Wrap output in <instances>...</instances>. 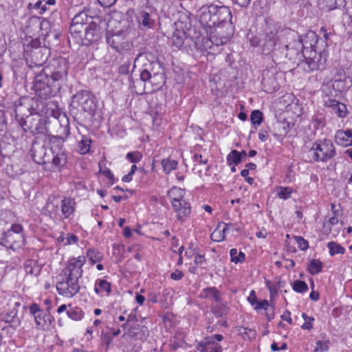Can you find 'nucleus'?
Returning <instances> with one entry per match:
<instances>
[{
    "mask_svg": "<svg viewBox=\"0 0 352 352\" xmlns=\"http://www.w3.org/2000/svg\"><path fill=\"white\" fill-rule=\"evenodd\" d=\"M67 73L68 66L66 61L65 60L58 61L54 72L45 68L36 76L33 89L41 99L47 100L56 95L57 88L54 83L64 80Z\"/></svg>",
    "mask_w": 352,
    "mask_h": 352,
    "instance_id": "obj_1",
    "label": "nucleus"
},
{
    "mask_svg": "<svg viewBox=\"0 0 352 352\" xmlns=\"http://www.w3.org/2000/svg\"><path fill=\"white\" fill-rule=\"evenodd\" d=\"M85 256L71 258L67 266L62 270L56 283V289L60 295L67 298L74 296L80 290L78 279L82 275V266L85 263Z\"/></svg>",
    "mask_w": 352,
    "mask_h": 352,
    "instance_id": "obj_2",
    "label": "nucleus"
},
{
    "mask_svg": "<svg viewBox=\"0 0 352 352\" xmlns=\"http://www.w3.org/2000/svg\"><path fill=\"white\" fill-rule=\"evenodd\" d=\"M265 32L263 50L267 53L273 52L275 56L285 57L289 60H294L302 50L300 41H295L293 43L285 44L278 35L276 28L267 23Z\"/></svg>",
    "mask_w": 352,
    "mask_h": 352,
    "instance_id": "obj_3",
    "label": "nucleus"
},
{
    "mask_svg": "<svg viewBox=\"0 0 352 352\" xmlns=\"http://www.w3.org/2000/svg\"><path fill=\"white\" fill-rule=\"evenodd\" d=\"M63 138L56 136L50 140V162L47 164L45 170L51 172L60 170L67 164V156L63 149Z\"/></svg>",
    "mask_w": 352,
    "mask_h": 352,
    "instance_id": "obj_4",
    "label": "nucleus"
},
{
    "mask_svg": "<svg viewBox=\"0 0 352 352\" xmlns=\"http://www.w3.org/2000/svg\"><path fill=\"white\" fill-rule=\"evenodd\" d=\"M25 234L21 224H13L11 228L3 232L0 239V244L8 250L14 252L19 250L25 245Z\"/></svg>",
    "mask_w": 352,
    "mask_h": 352,
    "instance_id": "obj_5",
    "label": "nucleus"
},
{
    "mask_svg": "<svg viewBox=\"0 0 352 352\" xmlns=\"http://www.w3.org/2000/svg\"><path fill=\"white\" fill-rule=\"evenodd\" d=\"M333 143L330 140H318L309 151V157L314 162H326L336 155Z\"/></svg>",
    "mask_w": 352,
    "mask_h": 352,
    "instance_id": "obj_6",
    "label": "nucleus"
},
{
    "mask_svg": "<svg viewBox=\"0 0 352 352\" xmlns=\"http://www.w3.org/2000/svg\"><path fill=\"white\" fill-rule=\"evenodd\" d=\"M184 193L182 188L177 187L172 188L167 192L177 217L182 221H185L191 211L190 204L184 199Z\"/></svg>",
    "mask_w": 352,
    "mask_h": 352,
    "instance_id": "obj_7",
    "label": "nucleus"
},
{
    "mask_svg": "<svg viewBox=\"0 0 352 352\" xmlns=\"http://www.w3.org/2000/svg\"><path fill=\"white\" fill-rule=\"evenodd\" d=\"M74 100L76 101L85 112L93 116L96 109V98L87 90H82L73 96Z\"/></svg>",
    "mask_w": 352,
    "mask_h": 352,
    "instance_id": "obj_8",
    "label": "nucleus"
},
{
    "mask_svg": "<svg viewBox=\"0 0 352 352\" xmlns=\"http://www.w3.org/2000/svg\"><path fill=\"white\" fill-rule=\"evenodd\" d=\"M214 28L221 29L226 25L231 29L232 14L228 7L214 5Z\"/></svg>",
    "mask_w": 352,
    "mask_h": 352,
    "instance_id": "obj_9",
    "label": "nucleus"
},
{
    "mask_svg": "<svg viewBox=\"0 0 352 352\" xmlns=\"http://www.w3.org/2000/svg\"><path fill=\"white\" fill-rule=\"evenodd\" d=\"M33 160L38 164H43L45 169L47 164H49L50 157V149L40 144H34L32 149Z\"/></svg>",
    "mask_w": 352,
    "mask_h": 352,
    "instance_id": "obj_10",
    "label": "nucleus"
},
{
    "mask_svg": "<svg viewBox=\"0 0 352 352\" xmlns=\"http://www.w3.org/2000/svg\"><path fill=\"white\" fill-rule=\"evenodd\" d=\"M314 53L315 55L313 57L307 58L305 60L304 69L307 72L314 70H323L325 69L327 62L326 56L322 54H316V52Z\"/></svg>",
    "mask_w": 352,
    "mask_h": 352,
    "instance_id": "obj_11",
    "label": "nucleus"
},
{
    "mask_svg": "<svg viewBox=\"0 0 352 352\" xmlns=\"http://www.w3.org/2000/svg\"><path fill=\"white\" fill-rule=\"evenodd\" d=\"M231 34V30L226 33V35H223L221 29H216L215 32L210 34L209 39L206 42V45L209 48L214 50L215 47H218L227 43Z\"/></svg>",
    "mask_w": 352,
    "mask_h": 352,
    "instance_id": "obj_12",
    "label": "nucleus"
},
{
    "mask_svg": "<svg viewBox=\"0 0 352 352\" xmlns=\"http://www.w3.org/2000/svg\"><path fill=\"white\" fill-rule=\"evenodd\" d=\"M144 82V88H148V91H155L160 89L165 84L164 69L160 72L152 74L148 80H142Z\"/></svg>",
    "mask_w": 352,
    "mask_h": 352,
    "instance_id": "obj_13",
    "label": "nucleus"
},
{
    "mask_svg": "<svg viewBox=\"0 0 352 352\" xmlns=\"http://www.w3.org/2000/svg\"><path fill=\"white\" fill-rule=\"evenodd\" d=\"M199 22L204 28H214V5L203 6L199 10Z\"/></svg>",
    "mask_w": 352,
    "mask_h": 352,
    "instance_id": "obj_14",
    "label": "nucleus"
},
{
    "mask_svg": "<svg viewBox=\"0 0 352 352\" xmlns=\"http://www.w3.org/2000/svg\"><path fill=\"white\" fill-rule=\"evenodd\" d=\"M144 68L141 71L140 75L141 80H148L152 74H155L164 69L157 60H152L148 64L144 63Z\"/></svg>",
    "mask_w": 352,
    "mask_h": 352,
    "instance_id": "obj_15",
    "label": "nucleus"
},
{
    "mask_svg": "<svg viewBox=\"0 0 352 352\" xmlns=\"http://www.w3.org/2000/svg\"><path fill=\"white\" fill-rule=\"evenodd\" d=\"M335 141L336 144L342 146H349L352 145V130L346 131L338 130L335 135Z\"/></svg>",
    "mask_w": 352,
    "mask_h": 352,
    "instance_id": "obj_16",
    "label": "nucleus"
},
{
    "mask_svg": "<svg viewBox=\"0 0 352 352\" xmlns=\"http://www.w3.org/2000/svg\"><path fill=\"white\" fill-rule=\"evenodd\" d=\"M325 107H329L340 118H344L347 115V109L345 104L336 100L328 99L325 101Z\"/></svg>",
    "mask_w": 352,
    "mask_h": 352,
    "instance_id": "obj_17",
    "label": "nucleus"
},
{
    "mask_svg": "<svg viewBox=\"0 0 352 352\" xmlns=\"http://www.w3.org/2000/svg\"><path fill=\"white\" fill-rule=\"evenodd\" d=\"M83 35L85 39L87 41V43L85 44L97 41L100 38L99 29L97 24L94 22L89 23L88 25H86Z\"/></svg>",
    "mask_w": 352,
    "mask_h": 352,
    "instance_id": "obj_18",
    "label": "nucleus"
},
{
    "mask_svg": "<svg viewBox=\"0 0 352 352\" xmlns=\"http://www.w3.org/2000/svg\"><path fill=\"white\" fill-rule=\"evenodd\" d=\"M0 319L6 323H9L13 328L19 327L21 321L18 317V311L13 308L12 310L8 312H3L0 315Z\"/></svg>",
    "mask_w": 352,
    "mask_h": 352,
    "instance_id": "obj_19",
    "label": "nucleus"
},
{
    "mask_svg": "<svg viewBox=\"0 0 352 352\" xmlns=\"http://www.w3.org/2000/svg\"><path fill=\"white\" fill-rule=\"evenodd\" d=\"M320 9L329 12L345 6V0H317Z\"/></svg>",
    "mask_w": 352,
    "mask_h": 352,
    "instance_id": "obj_20",
    "label": "nucleus"
},
{
    "mask_svg": "<svg viewBox=\"0 0 352 352\" xmlns=\"http://www.w3.org/2000/svg\"><path fill=\"white\" fill-rule=\"evenodd\" d=\"M298 38V41L302 43V49H313L318 42V36L314 31H309L306 34Z\"/></svg>",
    "mask_w": 352,
    "mask_h": 352,
    "instance_id": "obj_21",
    "label": "nucleus"
},
{
    "mask_svg": "<svg viewBox=\"0 0 352 352\" xmlns=\"http://www.w3.org/2000/svg\"><path fill=\"white\" fill-rule=\"evenodd\" d=\"M123 40L124 37L120 32L113 34H109V33L107 34V43L117 52L123 49Z\"/></svg>",
    "mask_w": 352,
    "mask_h": 352,
    "instance_id": "obj_22",
    "label": "nucleus"
},
{
    "mask_svg": "<svg viewBox=\"0 0 352 352\" xmlns=\"http://www.w3.org/2000/svg\"><path fill=\"white\" fill-rule=\"evenodd\" d=\"M29 99L24 98L21 99L19 104H16L15 107V117L18 118V117H26L28 118L31 114L29 104Z\"/></svg>",
    "mask_w": 352,
    "mask_h": 352,
    "instance_id": "obj_23",
    "label": "nucleus"
},
{
    "mask_svg": "<svg viewBox=\"0 0 352 352\" xmlns=\"http://www.w3.org/2000/svg\"><path fill=\"white\" fill-rule=\"evenodd\" d=\"M86 26L84 25H79L72 22L69 31L72 36L76 40L78 43H84L82 35L84 34Z\"/></svg>",
    "mask_w": 352,
    "mask_h": 352,
    "instance_id": "obj_24",
    "label": "nucleus"
},
{
    "mask_svg": "<svg viewBox=\"0 0 352 352\" xmlns=\"http://www.w3.org/2000/svg\"><path fill=\"white\" fill-rule=\"evenodd\" d=\"M137 21L140 25L151 28L155 24V19L146 11H140L136 16Z\"/></svg>",
    "mask_w": 352,
    "mask_h": 352,
    "instance_id": "obj_25",
    "label": "nucleus"
},
{
    "mask_svg": "<svg viewBox=\"0 0 352 352\" xmlns=\"http://www.w3.org/2000/svg\"><path fill=\"white\" fill-rule=\"evenodd\" d=\"M37 328L44 329L52 323V316L47 313L41 311V314L34 316Z\"/></svg>",
    "mask_w": 352,
    "mask_h": 352,
    "instance_id": "obj_26",
    "label": "nucleus"
},
{
    "mask_svg": "<svg viewBox=\"0 0 352 352\" xmlns=\"http://www.w3.org/2000/svg\"><path fill=\"white\" fill-rule=\"evenodd\" d=\"M176 25L181 30H190L192 26L190 14L188 12L181 13Z\"/></svg>",
    "mask_w": 352,
    "mask_h": 352,
    "instance_id": "obj_27",
    "label": "nucleus"
},
{
    "mask_svg": "<svg viewBox=\"0 0 352 352\" xmlns=\"http://www.w3.org/2000/svg\"><path fill=\"white\" fill-rule=\"evenodd\" d=\"M201 296L208 299H213L216 302H220L221 300L220 293L214 287L203 289Z\"/></svg>",
    "mask_w": 352,
    "mask_h": 352,
    "instance_id": "obj_28",
    "label": "nucleus"
},
{
    "mask_svg": "<svg viewBox=\"0 0 352 352\" xmlns=\"http://www.w3.org/2000/svg\"><path fill=\"white\" fill-rule=\"evenodd\" d=\"M75 202L70 198L62 200L61 210L65 218H68L74 211Z\"/></svg>",
    "mask_w": 352,
    "mask_h": 352,
    "instance_id": "obj_29",
    "label": "nucleus"
},
{
    "mask_svg": "<svg viewBox=\"0 0 352 352\" xmlns=\"http://www.w3.org/2000/svg\"><path fill=\"white\" fill-rule=\"evenodd\" d=\"M186 31L187 30H177L174 32L172 36L173 45H175L177 48H180L183 45L184 39L186 38Z\"/></svg>",
    "mask_w": 352,
    "mask_h": 352,
    "instance_id": "obj_30",
    "label": "nucleus"
},
{
    "mask_svg": "<svg viewBox=\"0 0 352 352\" xmlns=\"http://www.w3.org/2000/svg\"><path fill=\"white\" fill-rule=\"evenodd\" d=\"M229 225L226 223L224 228L221 230L219 228H216L210 235V238L214 241H221L225 239V233L228 229Z\"/></svg>",
    "mask_w": 352,
    "mask_h": 352,
    "instance_id": "obj_31",
    "label": "nucleus"
},
{
    "mask_svg": "<svg viewBox=\"0 0 352 352\" xmlns=\"http://www.w3.org/2000/svg\"><path fill=\"white\" fill-rule=\"evenodd\" d=\"M91 140L87 136H82L78 143V149L80 154H86L89 152Z\"/></svg>",
    "mask_w": 352,
    "mask_h": 352,
    "instance_id": "obj_32",
    "label": "nucleus"
},
{
    "mask_svg": "<svg viewBox=\"0 0 352 352\" xmlns=\"http://www.w3.org/2000/svg\"><path fill=\"white\" fill-rule=\"evenodd\" d=\"M327 248L329 250V254L331 256L336 254H343L345 252V249L336 242L331 241L327 243Z\"/></svg>",
    "mask_w": 352,
    "mask_h": 352,
    "instance_id": "obj_33",
    "label": "nucleus"
},
{
    "mask_svg": "<svg viewBox=\"0 0 352 352\" xmlns=\"http://www.w3.org/2000/svg\"><path fill=\"white\" fill-rule=\"evenodd\" d=\"M163 170L165 173L168 174L172 170H175L177 166V162L173 160L164 159L161 162Z\"/></svg>",
    "mask_w": 352,
    "mask_h": 352,
    "instance_id": "obj_34",
    "label": "nucleus"
},
{
    "mask_svg": "<svg viewBox=\"0 0 352 352\" xmlns=\"http://www.w3.org/2000/svg\"><path fill=\"white\" fill-rule=\"evenodd\" d=\"M227 161L228 164H232L237 165L241 162V154L236 150H232L227 156Z\"/></svg>",
    "mask_w": 352,
    "mask_h": 352,
    "instance_id": "obj_35",
    "label": "nucleus"
},
{
    "mask_svg": "<svg viewBox=\"0 0 352 352\" xmlns=\"http://www.w3.org/2000/svg\"><path fill=\"white\" fill-rule=\"evenodd\" d=\"M212 311L217 317L219 318L227 314L228 309L226 305L221 300L220 302H217V305L212 306Z\"/></svg>",
    "mask_w": 352,
    "mask_h": 352,
    "instance_id": "obj_36",
    "label": "nucleus"
},
{
    "mask_svg": "<svg viewBox=\"0 0 352 352\" xmlns=\"http://www.w3.org/2000/svg\"><path fill=\"white\" fill-rule=\"evenodd\" d=\"M322 268V263L319 260L313 259L311 261L307 270L311 274L314 275L321 272Z\"/></svg>",
    "mask_w": 352,
    "mask_h": 352,
    "instance_id": "obj_37",
    "label": "nucleus"
},
{
    "mask_svg": "<svg viewBox=\"0 0 352 352\" xmlns=\"http://www.w3.org/2000/svg\"><path fill=\"white\" fill-rule=\"evenodd\" d=\"M87 256L92 264L100 262L102 258V254L99 251L94 249H89L87 250Z\"/></svg>",
    "mask_w": 352,
    "mask_h": 352,
    "instance_id": "obj_38",
    "label": "nucleus"
},
{
    "mask_svg": "<svg viewBox=\"0 0 352 352\" xmlns=\"http://www.w3.org/2000/svg\"><path fill=\"white\" fill-rule=\"evenodd\" d=\"M231 261L234 263H241L245 260V254L242 252L238 253L237 250L232 248L230 251Z\"/></svg>",
    "mask_w": 352,
    "mask_h": 352,
    "instance_id": "obj_39",
    "label": "nucleus"
},
{
    "mask_svg": "<svg viewBox=\"0 0 352 352\" xmlns=\"http://www.w3.org/2000/svg\"><path fill=\"white\" fill-rule=\"evenodd\" d=\"M67 314L69 318L74 320H79L83 317L82 311L78 307L69 309L67 311Z\"/></svg>",
    "mask_w": 352,
    "mask_h": 352,
    "instance_id": "obj_40",
    "label": "nucleus"
},
{
    "mask_svg": "<svg viewBox=\"0 0 352 352\" xmlns=\"http://www.w3.org/2000/svg\"><path fill=\"white\" fill-rule=\"evenodd\" d=\"M292 288L298 293H305L309 289L307 284L305 281L300 280H296L294 282Z\"/></svg>",
    "mask_w": 352,
    "mask_h": 352,
    "instance_id": "obj_41",
    "label": "nucleus"
},
{
    "mask_svg": "<svg viewBox=\"0 0 352 352\" xmlns=\"http://www.w3.org/2000/svg\"><path fill=\"white\" fill-rule=\"evenodd\" d=\"M136 330H140L141 332L143 333L144 336L145 333L147 332V328L144 325L136 324L134 326H131L128 328V333L131 337H138V333Z\"/></svg>",
    "mask_w": 352,
    "mask_h": 352,
    "instance_id": "obj_42",
    "label": "nucleus"
},
{
    "mask_svg": "<svg viewBox=\"0 0 352 352\" xmlns=\"http://www.w3.org/2000/svg\"><path fill=\"white\" fill-rule=\"evenodd\" d=\"M88 16L85 12H80L76 14L73 19L72 22L79 24L84 25L85 26L88 25Z\"/></svg>",
    "mask_w": 352,
    "mask_h": 352,
    "instance_id": "obj_43",
    "label": "nucleus"
},
{
    "mask_svg": "<svg viewBox=\"0 0 352 352\" xmlns=\"http://www.w3.org/2000/svg\"><path fill=\"white\" fill-rule=\"evenodd\" d=\"M194 162L197 164L195 165L194 170H197L199 173L202 172V169L199 168L201 165H206L208 163L207 159H203L201 155L195 154L193 156Z\"/></svg>",
    "mask_w": 352,
    "mask_h": 352,
    "instance_id": "obj_44",
    "label": "nucleus"
},
{
    "mask_svg": "<svg viewBox=\"0 0 352 352\" xmlns=\"http://www.w3.org/2000/svg\"><path fill=\"white\" fill-rule=\"evenodd\" d=\"M292 190L289 187H278L277 188V195L280 199H286L290 197Z\"/></svg>",
    "mask_w": 352,
    "mask_h": 352,
    "instance_id": "obj_45",
    "label": "nucleus"
},
{
    "mask_svg": "<svg viewBox=\"0 0 352 352\" xmlns=\"http://www.w3.org/2000/svg\"><path fill=\"white\" fill-rule=\"evenodd\" d=\"M252 124L259 125L263 121V113L259 110H254L250 116Z\"/></svg>",
    "mask_w": 352,
    "mask_h": 352,
    "instance_id": "obj_46",
    "label": "nucleus"
},
{
    "mask_svg": "<svg viewBox=\"0 0 352 352\" xmlns=\"http://www.w3.org/2000/svg\"><path fill=\"white\" fill-rule=\"evenodd\" d=\"M126 158L131 163H138L142 158V154L140 151L129 152L126 154Z\"/></svg>",
    "mask_w": 352,
    "mask_h": 352,
    "instance_id": "obj_47",
    "label": "nucleus"
},
{
    "mask_svg": "<svg viewBox=\"0 0 352 352\" xmlns=\"http://www.w3.org/2000/svg\"><path fill=\"white\" fill-rule=\"evenodd\" d=\"M329 340H318L316 342V347L314 349V352H325L329 350Z\"/></svg>",
    "mask_w": 352,
    "mask_h": 352,
    "instance_id": "obj_48",
    "label": "nucleus"
},
{
    "mask_svg": "<svg viewBox=\"0 0 352 352\" xmlns=\"http://www.w3.org/2000/svg\"><path fill=\"white\" fill-rule=\"evenodd\" d=\"M277 125L280 129V134L281 135H285L287 134L291 127L292 126V124L288 122H278Z\"/></svg>",
    "mask_w": 352,
    "mask_h": 352,
    "instance_id": "obj_49",
    "label": "nucleus"
},
{
    "mask_svg": "<svg viewBox=\"0 0 352 352\" xmlns=\"http://www.w3.org/2000/svg\"><path fill=\"white\" fill-rule=\"evenodd\" d=\"M131 59L127 58L124 63L119 67L118 72L120 74H127L129 72Z\"/></svg>",
    "mask_w": 352,
    "mask_h": 352,
    "instance_id": "obj_50",
    "label": "nucleus"
},
{
    "mask_svg": "<svg viewBox=\"0 0 352 352\" xmlns=\"http://www.w3.org/2000/svg\"><path fill=\"white\" fill-rule=\"evenodd\" d=\"M100 291L107 292V294L111 293V284L105 280H98L96 281Z\"/></svg>",
    "mask_w": 352,
    "mask_h": 352,
    "instance_id": "obj_51",
    "label": "nucleus"
},
{
    "mask_svg": "<svg viewBox=\"0 0 352 352\" xmlns=\"http://www.w3.org/2000/svg\"><path fill=\"white\" fill-rule=\"evenodd\" d=\"M302 317L305 320V323L301 326V328L307 330L311 329L313 327L312 322L314 320V318L307 316L305 313L302 314Z\"/></svg>",
    "mask_w": 352,
    "mask_h": 352,
    "instance_id": "obj_52",
    "label": "nucleus"
},
{
    "mask_svg": "<svg viewBox=\"0 0 352 352\" xmlns=\"http://www.w3.org/2000/svg\"><path fill=\"white\" fill-rule=\"evenodd\" d=\"M296 242L297 243L298 248L301 250H306L309 248V243L307 240L304 239L302 236H294Z\"/></svg>",
    "mask_w": 352,
    "mask_h": 352,
    "instance_id": "obj_53",
    "label": "nucleus"
},
{
    "mask_svg": "<svg viewBox=\"0 0 352 352\" xmlns=\"http://www.w3.org/2000/svg\"><path fill=\"white\" fill-rule=\"evenodd\" d=\"M36 266V261L33 259H28L24 263V269L27 274H34V267Z\"/></svg>",
    "mask_w": 352,
    "mask_h": 352,
    "instance_id": "obj_54",
    "label": "nucleus"
},
{
    "mask_svg": "<svg viewBox=\"0 0 352 352\" xmlns=\"http://www.w3.org/2000/svg\"><path fill=\"white\" fill-rule=\"evenodd\" d=\"M270 305L269 304V302L267 300H263L261 301L258 300V302H256L254 305V309L257 311H259L260 309L265 310L268 309V307Z\"/></svg>",
    "mask_w": 352,
    "mask_h": 352,
    "instance_id": "obj_55",
    "label": "nucleus"
},
{
    "mask_svg": "<svg viewBox=\"0 0 352 352\" xmlns=\"http://www.w3.org/2000/svg\"><path fill=\"white\" fill-rule=\"evenodd\" d=\"M266 311L265 316L268 321H270L274 318L275 314H274V305H270L268 307L267 309L265 310Z\"/></svg>",
    "mask_w": 352,
    "mask_h": 352,
    "instance_id": "obj_56",
    "label": "nucleus"
},
{
    "mask_svg": "<svg viewBox=\"0 0 352 352\" xmlns=\"http://www.w3.org/2000/svg\"><path fill=\"white\" fill-rule=\"evenodd\" d=\"M41 311H42V310L40 309L39 306L37 304L33 303L30 305V312L34 316L38 314H40Z\"/></svg>",
    "mask_w": 352,
    "mask_h": 352,
    "instance_id": "obj_57",
    "label": "nucleus"
},
{
    "mask_svg": "<svg viewBox=\"0 0 352 352\" xmlns=\"http://www.w3.org/2000/svg\"><path fill=\"white\" fill-rule=\"evenodd\" d=\"M248 301L250 303L252 306H254L256 302H258L256 292L254 290L250 291V296L248 297Z\"/></svg>",
    "mask_w": 352,
    "mask_h": 352,
    "instance_id": "obj_58",
    "label": "nucleus"
},
{
    "mask_svg": "<svg viewBox=\"0 0 352 352\" xmlns=\"http://www.w3.org/2000/svg\"><path fill=\"white\" fill-rule=\"evenodd\" d=\"M184 273L178 270H176L174 272L170 274V278L175 280H179L184 277Z\"/></svg>",
    "mask_w": 352,
    "mask_h": 352,
    "instance_id": "obj_59",
    "label": "nucleus"
},
{
    "mask_svg": "<svg viewBox=\"0 0 352 352\" xmlns=\"http://www.w3.org/2000/svg\"><path fill=\"white\" fill-rule=\"evenodd\" d=\"M100 172L102 173V174L106 177H107L109 180L111 181V184H113L114 183V176H113V174L112 173V172L111 171L110 169L109 168H107L106 170H104L103 171H102L100 170Z\"/></svg>",
    "mask_w": 352,
    "mask_h": 352,
    "instance_id": "obj_60",
    "label": "nucleus"
},
{
    "mask_svg": "<svg viewBox=\"0 0 352 352\" xmlns=\"http://www.w3.org/2000/svg\"><path fill=\"white\" fill-rule=\"evenodd\" d=\"M41 5H42V1L38 0L35 3H29L27 6V8L29 10H31V9H40L41 10Z\"/></svg>",
    "mask_w": 352,
    "mask_h": 352,
    "instance_id": "obj_61",
    "label": "nucleus"
},
{
    "mask_svg": "<svg viewBox=\"0 0 352 352\" xmlns=\"http://www.w3.org/2000/svg\"><path fill=\"white\" fill-rule=\"evenodd\" d=\"M78 240V239L76 235L72 234V235L68 236L66 238V242H65V245L76 243H77Z\"/></svg>",
    "mask_w": 352,
    "mask_h": 352,
    "instance_id": "obj_62",
    "label": "nucleus"
},
{
    "mask_svg": "<svg viewBox=\"0 0 352 352\" xmlns=\"http://www.w3.org/2000/svg\"><path fill=\"white\" fill-rule=\"evenodd\" d=\"M291 313L288 310L285 311L283 314L281 316V318L287 322H288L289 324L292 323V319L291 318Z\"/></svg>",
    "mask_w": 352,
    "mask_h": 352,
    "instance_id": "obj_63",
    "label": "nucleus"
},
{
    "mask_svg": "<svg viewBox=\"0 0 352 352\" xmlns=\"http://www.w3.org/2000/svg\"><path fill=\"white\" fill-rule=\"evenodd\" d=\"M269 135L267 131L261 130L258 133L259 140L265 142L268 139Z\"/></svg>",
    "mask_w": 352,
    "mask_h": 352,
    "instance_id": "obj_64",
    "label": "nucleus"
}]
</instances>
